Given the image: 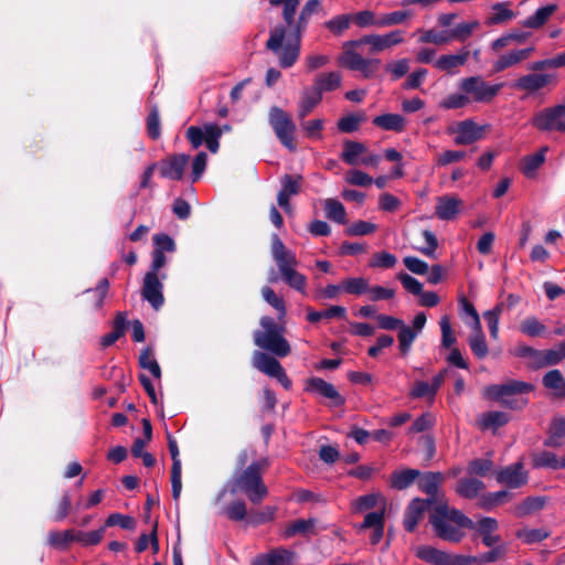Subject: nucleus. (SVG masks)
Masks as SVG:
<instances>
[{"mask_svg": "<svg viewBox=\"0 0 565 565\" xmlns=\"http://www.w3.org/2000/svg\"><path fill=\"white\" fill-rule=\"evenodd\" d=\"M321 0H308L297 21L296 35L286 39V28L281 24L274 26L269 31V38L266 42V49L273 52L279 61L282 68L291 67L300 54L301 32L306 28L309 18L318 11Z\"/></svg>", "mask_w": 565, "mask_h": 565, "instance_id": "1", "label": "nucleus"}, {"mask_svg": "<svg viewBox=\"0 0 565 565\" xmlns=\"http://www.w3.org/2000/svg\"><path fill=\"white\" fill-rule=\"evenodd\" d=\"M268 466L267 459H259L236 472L230 482L231 493H243L253 504L262 503L268 495V488L263 480Z\"/></svg>", "mask_w": 565, "mask_h": 565, "instance_id": "2", "label": "nucleus"}, {"mask_svg": "<svg viewBox=\"0 0 565 565\" xmlns=\"http://www.w3.org/2000/svg\"><path fill=\"white\" fill-rule=\"evenodd\" d=\"M436 535L447 542L459 543L465 537L463 529H475V523L457 509L438 504L429 516Z\"/></svg>", "mask_w": 565, "mask_h": 565, "instance_id": "3", "label": "nucleus"}, {"mask_svg": "<svg viewBox=\"0 0 565 565\" xmlns=\"http://www.w3.org/2000/svg\"><path fill=\"white\" fill-rule=\"evenodd\" d=\"M271 255L280 273L281 280L290 288L306 295L307 277L297 270L298 260L296 254L287 249L276 234L271 241Z\"/></svg>", "mask_w": 565, "mask_h": 565, "instance_id": "4", "label": "nucleus"}, {"mask_svg": "<svg viewBox=\"0 0 565 565\" xmlns=\"http://www.w3.org/2000/svg\"><path fill=\"white\" fill-rule=\"evenodd\" d=\"M271 255L280 273L281 280L290 288L306 295L307 277L297 270L298 260L296 254L287 249L276 234L271 241Z\"/></svg>", "mask_w": 565, "mask_h": 565, "instance_id": "5", "label": "nucleus"}, {"mask_svg": "<svg viewBox=\"0 0 565 565\" xmlns=\"http://www.w3.org/2000/svg\"><path fill=\"white\" fill-rule=\"evenodd\" d=\"M259 323L263 329L254 332V343L279 358L287 356L291 348L284 337L285 327L269 316L262 317Z\"/></svg>", "mask_w": 565, "mask_h": 565, "instance_id": "6", "label": "nucleus"}, {"mask_svg": "<svg viewBox=\"0 0 565 565\" xmlns=\"http://www.w3.org/2000/svg\"><path fill=\"white\" fill-rule=\"evenodd\" d=\"M503 84H489L481 76L463 77L458 83V88L468 96L469 104H489L502 89Z\"/></svg>", "mask_w": 565, "mask_h": 565, "instance_id": "7", "label": "nucleus"}, {"mask_svg": "<svg viewBox=\"0 0 565 565\" xmlns=\"http://www.w3.org/2000/svg\"><path fill=\"white\" fill-rule=\"evenodd\" d=\"M269 124L278 140L291 152L297 150L295 140L296 125L291 117L281 108L273 106L268 114Z\"/></svg>", "mask_w": 565, "mask_h": 565, "instance_id": "8", "label": "nucleus"}, {"mask_svg": "<svg viewBox=\"0 0 565 565\" xmlns=\"http://www.w3.org/2000/svg\"><path fill=\"white\" fill-rule=\"evenodd\" d=\"M534 390V385L523 381L510 380L502 384H492L486 387V396L500 402L502 405L516 408V401L511 399L512 396L530 393Z\"/></svg>", "mask_w": 565, "mask_h": 565, "instance_id": "9", "label": "nucleus"}, {"mask_svg": "<svg viewBox=\"0 0 565 565\" xmlns=\"http://www.w3.org/2000/svg\"><path fill=\"white\" fill-rule=\"evenodd\" d=\"M361 45L343 43V53L339 56V64L351 71H359L364 78H372L380 65V60L365 58L355 50Z\"/></svg>", "mask_w": 565, "mask_h": 565, "instance_id": "10", "label": "nucleus"}, {"mask_svg": "<svg viewBox=\"0 0 565 565\" xmlns=\"http://www.w3.org/2000/svg\"><path fill=\"white\" fill-rule=\"evenodd\" d=\"M405 42L403 30H392L384 34H367L358 40L348 41L349 45H369V53L379 54L392 50Z\"/></svg>", "mask_w": 565, "mask_h": 565, "instance_id": "11", "label": "nucleus"}, {"mask_svg": "<svg viewBox=\"0 0 565 565\" xmlns=\"http://www.w3.org/2000/svg\"><path fill=\"white\" fill-rule=\"evenodd\" d=\"M223 129L213 122L205 124L203 127L190 126L186 129V138L193 148H199L203 142L206 143L207 149L215 153L218 150Z\"/></svg>", "mask_w": 565, "mask_h": 565, "instance_id": "12", "label": "nucleus"}, {"mask_svg": "<svg viewBox=\"0 0 565 565\" xmlns=\"http://www.w3.org/2000/svg\"><path fill=\"white\" fill-rule=\"evenodd\" d=\"M532 125L541 131L565 132V105H556L536 113Z\"/></svg>", "mask_w": 565, "mask_h": 565, "instance_id": "13", "label": "nucleus"}, {"mask_svg": "<svg viewBox=\"0 0 565 565\" xmlns=\"http://www.w3.org/2000/svg\"><path fill=\"white\" fill-rule=\"evenodd\" d=\"M167 274L154 275L146 273L141 288L142 299L148 301L154 310H159L164 302L163 296V280Z\"/></svg>", "mask_w": 565, "mask_h": 565, "instance_id": "14", "label": "nucleus"}, {"mask_svg": "<svg viewBox=\"0 0 565 565\" xmlns=\"http://www.w3.org/2000/svg\"><path fill=\"white\" fill-rule=\"evenodd\" d=\"M487 126L478 125L473 119H465L455 127L448 128L449 134H456L457 146H468L483 138Z\"/></svg>", "mask_w": 565, "mask_h": 565, "instance_id": "15", "label": "nucleus"}, {"mask_svg": "<svg viewBox=\"0 0 565 565\" xmlns=\"http://www.w3.org/2000/svg\"><path fill=\"white\" fill-rule=\"evenodd\" d=\"M495 480L510 489H518L529 482V471L520 460L495 472Z\"/></svg>", "mask_w": 565, "mask_h": 565, "instance_id": "16", "label": "nucleus"}, {"mask_svg": "<svg viewBox=\"0 0 565 565\" xmlns=\"http://www.w3.org/2000/svg\"><path fill=\"white\" fill-rule=\"evenodd\" d=\"M302 182L303 178L300 174H285L281 177V189L277 194V202L287 213L291 212L290 198L301 191Z\"/></svg>", "mask_w": 565, "mask_h": 565, "instance_id": "17", "label": "nucleus"}, {"mask_svg": "<svg viewBox=\"0 0 565 565\" xmlns=\"http://www.w3.org/2000/svg\"><path fill=\"white\" fill-rule=\"evenodd\" d=\"M444 480L445 476L441 472H427L419 479L418 488L428 495V499L425 500L428 504H446V502H444V494L439 492Z\"/></svg>", "mask_w": 565, "mask_h": 565, "instance_id": "18", "label": "nucleus"}, {"mask_svg": "<svg viewBox=\"0 0 565 565\" xmlns=\"http://www.w3.org/2000/svg\"><path fill=\"white\" fill-rule=\"evenodd\" d=\"M470 57V51L461 47L457 53L443 54L435 62L434 66L448 75H457Z\"/></svg>", "mask_w": 565, "mask_h": 565, "instance_id": "19", "label": "nucleus"}, {"mask_svg": "<svg viewBox=\"0 0 565 565\" xmlns=\"http://www.w3.org/2000/svg\"><path fill=\"white\" fill-rule=\"evenodd\" d=\"M306 391L322 396L331 402L332 406H342L345 398L337 391V388L321 377H310L307 381Z\"/></svg>", "mask_w": 565, "mask_h": 565, "instance_id": "20", "label": "nucleus"}, {"mask_svg": "<svg viewBox=\"0 0 565 565\" xmlns=\"http://www.w3.org/2000/svg\"><path fill=\"white\" fill-rule=\"evenodd\" d=\"M190 156L174 154L160 163V174L170 180H181L185 167L189 164Z\"/></svg>", "mask_w": 565, "mask_h": 565, "instance_id": "21", "label": "nucleus"}, {"mask_svg": "<svg viewBox=\"0 0 565 565\" xmlns=\"http://www.w3.org/2000/svg\"><path fill=\"white\" fill-rule=\"evenodd\" d=\"M168 447L172 459L171 467V484H172V497L174 501H178L182 490L181 480V460L179 458V448L174 438L168 436Z\"/></svg>", "mask_w": 565, "mask_h": 565, "instance_id": "22", "label": "nucleus"}, {"mask_svg": "<svg viewBox=\"0 0 565 565\" xmlns=\"http://www.w3.org/2000/svg\"><path fill=\"white\" fill-rule=\"evenodd\" d=\"M551 83H556V77L552 74H537L532 73L521 76L513 87L527 93H535Z\"/></svg>", "mask_w": 565, "mask_h": 565, "instance_id": "23", "label": "nucleus"}, {"mask_svg": "<svg viewBox=\"0 0 565 565\" xmlns=\"http://www.w3.org/2000/svg\"><path fill=\"white\" fill-rule=\"evenodd\" d=\"M533 468H545L558 470L565 468V450L561 454H555L551 450H540L531 455Z\"/></svg>", "mask_w": 565, "mask_h": 565, "instance_id": "24", "label": "nucleus"}, {"mask_svg": "<svg viewBox=\"0 0 565 565\" xmlns=\"http://www.w3.org/2000/svg\"><path fill=\"white\" fill-rule=\"evenodd\" d=\"M294 558V553L287 548H273L267 553L257 555L253 565H288Z\"/></svg>", "mask_w": 565, "mask_h": 565, "instance_id": "25", "label": "nucleus"}, {"mask_svg": "<svg viewBox=\"0 0 565 565\" xmlns=\"http://www.w3.org/2000/svg\"><path fill=\"white\" fill-rule=\"evenodd\" d=\"M498 526V521L489 516L481 518L475 523V529L481 535L482 543L487 547H491L502 541L501 536L495 534Z\"/></svg>", "mask_w": 565, "mask_h": 565, "instance_id": "26", "label": "nucleus"}, {"mask_svg": "<svg viewBox=\"0 0 565 565\" xmlns=\"http://www.w3.org/2000/svg\"><path fill=\"white\" fill-rule=\"evenodd\" d=\"M534 47H526L521 50H514L509 53L502 54L494 63H493V72L500 73L504 70L512 67L525 60H527L533 53Z\"/></svg>", "mask_w": 565, "mask_h": 565, "instance_id": "27", "label": "nucleus"}, {"mask_svg": "<svg viewBox=\"0 0 565 565\" xmlns=\"http://www.w3.org/2000/svg\"><path fill=\"white\" fill-rule=\"evenodd\" d=\"M427 505L429 504L425 500L418 498L408 504L403 521L406 531L413 532L416 529L418 522L424 518Z\"/></svg>", "mask_w": 565, "mask_h": 565, "instance_id": "28", "label": "nucleus"}, {"mask_svg": "<svg viewBox=\"0 0 565 565\" xmlns=\"http://www.w3.org/2000/svg\"><path fill=\"white\" fill-rule=\"evenodd\" d=\"M445 373L446 371H443L435 375L430 383L425 381L416 382L411 390V396L413 398L434 397L444 382Z\"/></svg>", "mask_w": 565, "mask_h": 565, "instance_id": "29", "label": "nucleus"}, {"mask_svg": "<svg viewBox=\"0 0 565 565\" xmlns=\"http://www.w3.org/2000/svg\"><path fill=\"white\" fill-rule=\"evenodd\" d=\"M510 420L509 414L500 411L486 412L478 416L477 425L481 430H493L504 426Z\"/></svg>", "mask_w": 565, "mask_h": 565, "instance_id": "30", "label": "nucleus"}, {"mask_svg": "<svg viewBox=\"0 0 565 565\" xmlns=\"http://www.w3.org/2000/svg\"><path fill=\"white\" fill-rule=\"evenodd\" d=\"M341 83L342 76L339 72H326L316 76L312 88L322 97L323 93L338 89Z\"/></svg>", "mask_w": 565, "mask_h": 565, "instance_id": "31", "label": "nucleus"}, {"mask_svg": "<svg viewBox=\"0 0 565 565\" xmlns=\"http://www.w3.org/2000/svg\"><path fill=\"white\" fill-rule=\"evenodd\" d=\"M543 386L556 398H565V379L559 370H551L542 377Z\"/></svg>", "mask_w": 565, "mask_h": 565, "instance_id": "32", "label": "nucleus"}, {"mask_svg": "<svg viewBox=\"0 0 565 565\" xmlns=\"http://www.w3.org/2000/svg\"><path fill=\"white\" fill-rule=\"evenodd\" d=\"M253 365L271 377H275L284 369L278 360L260 351L254 353Z\"/></svg>", "mask_w": 565, "mask_h": 565, "instance_id": "33", "label": "nucleus"}, {"mask_svg": "<svg viewBox=\"0 0 565 565\" xmlns=\"http://www.w3.org/2000/svg\"><path fill=\"white\" fill-rule=\"evenodd\" d=\"M373 125L386 130L402 132L406 126V119L399 114H383L373 118Z\"/></svg>", "mask_w": 565, "mask_h": 565, "instance_id": "34", "label": "nucleus"}, {"mask_svg": "<svg viewBox=\"0 0 565 565\" xmlns=\"http://www.w3.org/2000/svg\"><path fill=\"white\" fill-rule=\"evenodd\" d=\"M548 502V498L545 495L527 497L521 503L515 505L514 514L518 518H523L541 511L545 508Z\"/></svg>", "mask_w": 565, "mask_h": 565, "instance_id": "35", "label": "nucleus"}, {"mask_svg": "<svg viewBox=\"0 0 565 565\" xmlns=\"http://www.w3.org/2000/svg\"><path fill=\"white\" fill-rule=\"evenodd\" d=\"M461 201L454 196H441L436 205V215L440 220H452L459 213Z\"/></svg>", "mask_w": 565, "mask_h": 565, "instance_id": "36", "label": "nucleus"}, {"mask_svg": "<svg viewBox=\"0 0 565 565\" xmlns=\"http://www.w3.org/2000/svg\"><path fill=\"white\" fill-rule=\"evenodd\" d=\"M557 4L554 3L539 8L532 15L527 17L522 22V25L530 29H540L548 21V19L557 11Z\"/></svg>", "mask_w": 565, "mask_h": 565, "instance_id": "37", "label": "nucleus"}, {"mask_svg": "<svg viewBox=\"0 0 565 565\" xmlns=\"http://www.w3.org/2000/svg\"><path fill=\"white\" fill-rule=\"evenodd\" d=\"M486 484L476 478H462L458 481L456 492L466 499H475L484 490Z\"/></svg>", "mask_w": 565, "mask_h": 565, "instance_id": "38", "label": "nucleus"}, {"mask_svg": "<svg viewBox=\"0 0 565 565\" xmlns=\"http://www.w3.org/2000/svg\"><path fill=\"white\" fill-rule=\"evenodd\" d=\"M322 100V97L313 88L305 89L298 103V117H307Z\"/></svg>", "mask_w": 565, "mask_h": 565, "instance_id": "39", "label": "nucleus"}, {"mask_svg": "<svg viewBox=\"0 0 565 565\" xmlns=\"http://www.w3.org/2000/svg\"><path fill=\"white\" fill-rule=\"evenodd\" d=\"M366 152V147L359 141L345 140L343 142V151L340 156L341 160L347 164L356 166L360 163L359 157Z\"/></svg>", "mask_w": 565, "mask_h": 565, "instance_id": "40", "label": "nucleus"}, {"mask_svg": "<svg viewBox=\"0 0 565 565\" xmlns=\"http://www.w3.org/2000/svg\"><path fill=\"white\" fill-rule=\"evenodd\" d=\"M558 363L559 356L553 349L536 350L532 362H527V366L533 370H539L546 366L557 365Z\"/></svg>", "mask_w": 565, "mask_h": 565, "instance_id": "41", "label": "nucleus"}, {"mask_svg": "<svg viewBox=\"0 0 565 565\" xmlns=\"http://www.w3.org/2000/svg\"><path fill=\"white\" fill-rule=\"evenodd\" d=\"M416 555L434 565H449L448 553L439 551L431 546H420L416 551Z\"/></svg>", "mask_w": 565, "mask_h": 565, "instance_id": "42", "label": "nucleus"}, {"mask_svg": "<svg viewBox=\"0 0 565 565\" xmlns=\"http://www.w3.org/2000/svg\"><path fill=\"white\" fill-rule=\"evenodd\" d=\"M262 296L264 300L278 312V320L284 321L287 315L286 302L282 297L278 296L275 290L269 286L262 288Z\"/></svg>", "mask_w": 565, "mask_h": 565, "instance_id": "43", "label": "nucleus"}, {"mask_svg": "<svg viewBox=\"0 0 565 565\" xmlns=\"http://www.w3.org/2000/svg\"><path fill=\"white\" fill-rule=\"evenodd\" d=\"M480 28V22L477 20L466 21L458 23L452 30L448 31L449 40L459 42L467 41L472 33Z\"/></svg>", "mask_w": 565, "mask_h": 565, "instance_id": "44", "label": "nucleus"}, {"mask_svg": "<svg viewBox=\"0 0 565 565\" xmlns=\"http://www.w3.org/2000/svg\"><path fill=\"white\" fill-rule=\"evenodd\" d=\"M472 330L473 333L468 338V344L476 358L484 359L489 353V349L482 328L480 327L479 329Z\"/></svg>", "mask_w": 565, "mask_h": 565, "instance_id": "45", "label": "nucleus"}, {"mask_svg": "<svg viewBox=\"0 0 565 565\" xmlns=\"http://www.w3.org/2000/svg\"><path fill=\"white\" fill-rule=\"evenodd\" d=\"M126 329V317L122 313H118L114 320L113 331L105 334L100 339V345L103 348H108L113 345L119 338H121L125 333Z\"/></svg>", "mask_w": 565, "mask_h": 565, "instance_id": "46", "label": "nucleus"}, {"mask_svg": "<svg viewBox=\"0 0 565 565\" xmlns=\"http://www.w3.org/2000/svg\"><path fill=\"white\" fill-rule=\"evenodd\" d=\"M419 476L420 472L416 469L396 471L392 475L391 484L397 490H404L408 488Z\"/></svg>", "mask_w": 565, "mask_h": 565, "instance_id": "47", "label": "nucleus"}, {"mask_svg": "<svg viewBox=\"0 0 565 565\" xmlns=\"http://www.w3.org/2000/svg\"><path fill=\"white\" fill-rule=\"evenodd\" d=\"M73 542H75V530L51 531L47 535V543L57 550H66Z\"/></svg>", "mask_w": 565, "mask_h": 565, "instance_id": "48", "label": "nucleus"}, {"mask_svg": "<svg viewBox=\"0 0 565 565\" xmlns=\"http://www.w3.org/2000/svg\"><path fill=\"white\" fill-rule=\"evenodd\" d=\"M323 210L326 213V216L339 224H344L347 222L345 220V209L343 204L335 200V199H327L323 202Z\"/></svg>", "mask_w": 565, "mask_h": 565, "instance_id": "49", "label": "nucleus"}, {"mask_svg": "<svg viewBox=\"0 0 565 565\" xmlns=\"http://www.w3.org/2000/svg\"><path fill=\"white\" fill-rule=\"evenodd\" d=\"M347 317V309L342 306H331L330 308L322 311L310 310L307 313V320L311 323L319 322L321 319L339 318L344 319Z\"/></svg>", "mask_w": 565, "mask_h": 565, "instance_id": "50", "label": "nucleus"}, {"mask_svg": "<svg viewBox=\"0 0 565 565\" xmlns=\"http://www.w3.org/2000/svg\"><path fill=\"white\" fill-rule=\"evenodd\" d=\"M493 13L488 18L487 24L494 25L501 24L512 20L515 14L509 9L507 2H498L492 6Z\"/></svg>", "mask_w": 565, "mask_h": 565, "instance_id": "51", "label": "nucleus"}, {"mask_svg": "<svg viewBox=\"0 0 565 565\" xmlns=\"http://www.w3.org/2000/svg\"><path fill=\"white\" fill-rule=\"evenodd\" d=\"M546 150L547 148H542L539 152L523 159L521 170L525 177L531 178L535 174L545 160Z\"/></svg>", "mask_w": 565, "mask_h": 565, "instance_id": "52", "label": "nucleus"}, {"mask_svg": "<svg viewBox=\"0 0 565 565\" xmlns=\"http://www.w3.org/2000/svg\"><path fill=\"white\" fill-rule=\"evenodd\" d=\"M365 120V116L363 113L360 114H350L343 116L338 120L337 127L340 132L351 134L359 130L361 124Z\"/></svg>", "mask_w": 565, "mask_h": 565, "instance_id": "53", "label": "nucleus"}, {"mask_svg": "<svg viewBox=\"0 0 565 565\" xmlns=\"http://www.w3.org/2000/svg\"><path fill=\"white\" fill-rule=\"evenodd\" d=\"M315 524H316V520L313 519H309V520H303V519H298L291 523H289L285 531H284V536L286 539H289V537H292L297 534H308L309 532H311L315 527Z\"/></svg>", "mask_w": 565, "mask_h": 565, "instance_id": "54", "label": "nucleus"}, {"mask_svg": "<svg viewBox=\"0 0 565 565\" xmlns=\"http://www.w3.org/2000/svg\"><path fill=\"white\" fill-rule=\"evenodd\" d=\"M342 287L343 291L350 295L360 296L367 294L370 285L363 277H352L342 280Z\"/></svg>", "mask_w": 565, "mask_h": 565, "instance_id": "55", "label": "nucleus"}, {"mask_svg": "<svg viewBox=\"0 0 565 565\" xmlns=\"http://www.w3.org/2000/svg\"><path fill=\"white\" fill-rule=\"evenodd\" d=\"M520 331L527 337H541L546 332V327L535 317H529L520 323Z\"/></svg>", "mask_w": 565, "mask_h": 565, "instance_id": "56", "label": "nucleus"}, {"mask_svg": "<svg viewBox=\"0 0 565 565\" xmlns=\"http://www.w3.org/2000/svg\"><path fill=\"white\" fill-rule=\"evenodd\" d=\"M469 105L468 96L462 90L450 94L443 98L439 103V108L445 110L459 109Z\"/></svg>", "mask_w": 565, "mask_h": 565, "instance_id": "57", "label": "nucleus"}, {"mask_svg": "<svg viewBox=\"0 0 565 565\" xmlns=\"http://www.w3.org/2000/svg\"><path fill=\"white\" fill-rule=\"evenodd\" d=\"M492 548L477 557V565L494 563L501 558H503L507 554V545L502 541L493 546Z\"/></svg>", "mask_w": 565, "mask_h": 565, "instance_id": "58", "label": "nucleus"}, {"mask_svg": "<svg viewBox=\"0 0 565 565\" xmlns=\"http://www.w3.org/2000/svg\"><path fill=\"white\" fill-rule=\"evenodd\" d=\"M299 6V0H285L282 4V18L286 22V25H284L286 29H290V31L294 33V36L296 35V26L297 22L295 21V15L297 12Z\"/></svg>", "mask_w": 565, "mask_h": 565, "instance_id": "59", "label": "nucleus"}, {"mask_svg": "<svg viewBox=\"0 0 565 565\" xmlns=\"http://www.w3.org/2000/svg\"><path fill=\"white\" fill-rule=\"evenodd\" d=\"M224 514L228 520L239 522L246 519L247 505L245 501L238 499L224 508Z\"/></svg>", "mask_w": 565, "mask_h": 565, "instance_id": "60", "label": "nucleus"}, {"mask_svg": "<svg viewBox=\"0 0 565 565\" xmlns=\"http://www.w3.org/2000/svg\"><path fill=\"white\" fill-rule=\"evenodd\" d=\"M104 533L105 527L89 532L75 531V542L82 544L83 546L97 545L103 540Z\"/></svg>", "mask_w": 565, "mask_h": 565, "instance_id": "61", "label": "nucleus"}, {"mask_svg": "<svg viewBox=\"0 0 565 565\" xmlns=\"http://www.w3.org/2000/svg\"><path fill=\"white\" fill-rule=\"evenodd\" d=\"M411 17V13L408 11H394L390 13L382 14L379 17L377 26L379 28H385V26H393L404 23L408 18Z\"/></svg>", "mask_w": 565, "mask_h": 565, "instance_id": "62", "label": "nucleus"}, {"mask_svg": "<svg viewBox=\"0 0 565 565\" xmlns=\"http://www.w3.org/2000/svg\"><path fill=\"white\" fill-rule=\"evenodd\" d=\"M352 14H340L326 22V28L335 35H341L350 28Z\"/></svg>", "mask_w": 565, "mask_h": 565, "instance_id": "63", "label": "nucleus"}, {"mask_svg": "<svg viewBox=\"0 0 565 565\" xmlns=\"http://www.w3.org/2000/svg\"><path fill=\"white\" fill-rule=\"evenodd\" d=\"M493 468V461L489 458H477L468 463L467 471L479 477L487 476Z\"/></svg>", "mask_w": 565, "mask_h": 565, "instance_id": "64", "label": "nucleus"}]
</instances>
